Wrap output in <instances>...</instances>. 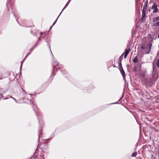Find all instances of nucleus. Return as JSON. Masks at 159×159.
I'll list each match as a JSON object with an SVG mask.
<instances>
[{
	"instance_id": "obj_3",
	"label": "nucleus",
	"mask_w": 159,
	"mask_h": 159,
	"mask_svg": "<svg viewBox=\"0 0 159 159\" xmlns=\"http://www.w3.org/2000/svg\"><path fill=\"white\" fill-rule=\"evenodd\" d=\"M124 54V53H123L122 55L119 58V66H118L122 68V64H121V61L123 59V55Z\"/></svg>"
},
{
	"instance_id": "obj_12",
	"label": "nucleus",
	"mask_w": 159,
	"mask_h": 159,
	"mask_svg": "<svg viewBox=\"0 0 159 159\" xmlns=\"http://www.w3.org/2000/svg\"><path fill=\"white\" fill-rule=\"evenodd\" d=\"M138 61V60L137 58V57L136 56L134 57V58L133 59V62L134 63H137Z\"/></svg>"
},
{
	"instance_id": "obj_4",
	"label": "nucleus",
	"mask_w": 159,
	"mask_h": 159,
	"mask_svg": "<svg viewBox=\"0 0 159 159\" xmlns=\"http://www.w3.org/2000/svg\"><path fill=\"white\" fill-rule=\"evenodd\" d=\"M120 71L123 76L124 80L125 81V75L122 67L121 68V69H120Z\"/></svg>"
},
{
	"instance_id": "obj_15",
	"label": "nucleus",
	"mask_w": 159,
	"mask_h": 159,
	"mask_svg": "<svg viewBox=\"0 0 159 159\" xmlns=\"http://www.w3.org/2000/svg\"><path fill=\"white\" fill-rule=\"evenodd\" d=\"M69 3H70V2H68V1L67 2V3H66V5H65V6L64 7L63 9L62 10V11H61L62 12L63 11V10L65 9V8L68 6V5H69Z\"/></svg>"
},
{
	"instance_id": "obj_17",
	"label": "nucleus",
	"mask_w": 159,
	"mask_h": 159,
	"mask_svg": "<svg viewBox=\"0 0 159 159\" xmlns=\"http://www.w3.org/2000/svg\"><path fill=\"white\" fill-rule=\"evenodd\" d=\"M58 64V62L57 61L54 62L53 63V65L54 66H56Z\"/></svg>"
},
{
	"instance_id": "obj_25",
	"label": "nucleus",
	"mask_w": 159,
	"mask_h": 159,
	"mask_svg": "<svg viewBox=\"0 0 159 159\" xmlns=\"http://www.w3.org/2000/svg\"><path fill=\"white\" fill-rule=\"evenodd\" d=\"M141 48L143 49H144V48L143 47V46H142L141 47Z\"/></svg>"
},
{
	"instance_id": "obj_19",
	"label": "nucleus",
	"mask_w": 159,
	"mask_h": 159,
	"mask_svg": "<svg viewBox=\"0 0 159 159\" xmlns=\"http://www.w3.org/2000/svg\"><path fill=\"white\" fill-rule=\"evenodd\" d=\"M148 0H146V1H145V2L144 4V6H148Z\"/></svg>"
},
{
	"instance_id": "obj_5",
	"label": "nucleus",
	"mask_w": 159,
	"mask_h": 159,
	"mask_svg": "<svg viewBox=\"0 0 159 159\" xmlns=\"http://www.w3.org/2000/svg\"><path fill=\"white\" fill-rule=\"evenodd\" d=\"M130 48H129L128 49H126L125 50V52H124V54H125L124 57L125 58H126L129 54V52L130 51Z\"/></svg>"
},
{
	"instance_id": "obj_28",
	"label": "nucleus",
	"mask_w": 159,
	"mask_h": 159,
	"mask_svg": "<svg viewBox=\"0 0 159 159\" xmlns=\"http://www.w3.org/2000/svg\"><path fill=\"white\" fill-rule=\"evenodd\" d=\"M52 26H51V27L50 28V29H49V30H50L52 28Z\"/></svg>"
},
{
	"instance_id": "obj_18",
	"label": "nucleus",
	"mask_w": 159,
	"mask_h": 159,
	"mask_svg": "<svg viewBox=\"0 0 159 159\" xmlns=\"http://www.w3.org/2000/svg\"><path fill=\"white\" fill-rule=\"evenodd\" d=\"M62 13V12H61V13H60V15H59V16H58V17L57 18V19L56 20V21L54 22V23H53V24H52V26H53L56 23L57 20V19H58V17H59V16H60V15L61 14V13Z\"/></svg>"
},
{
	"instance_id": "obj_14",
	"label": "nucleus",
	"mask_w": 159,
	"mask_h": 159,
	"mask_svg": "<svg viewBox=\"0 0 159 159\" xmlns=\"http://www.w3.org/2000/svg\"><path fill=\"white\" fill-rule=\"evenodd\" d=\"M137 155V153L136 152H133L132 155H131V157H135Z\"/></svg>"
},
{
	"instance_id": "obj_34",
	"label": "nucleus",
	"mask_w": 159,
	"mask_h": 159,
	"mask_svg": "<svg viewBox=\"0 0 159 159\" xmlns=\"http://www.w3.org/2000/svg\"><path fill=\"white\" fill-rule=\"evenodd\" d=\"M3 99H7V98H3Z\"/></svg>"
},
{
	"instance_id": "obj_8",
	"label": "nucleus",
	"mask_w": 159,
	"mask_h": 159,
	"mask_svg": "<svg viewBox=\"0 0 159 159\" xmlns=\"http://www.w3.org/2000/svg\"><path fill=\"white\" fill-rule=\"evenodd\" d=\"M30 54V53H28V54H27L26 56H25V58H24V59H23V61H21V66H20V69H21V67L22 66V64L23 63V62H24V61L25 60V59Z\"/></svg>"
},
{
	"instance_id": "obj_32",
	"label": "nucleus",
	"mask_w": 159,
	"mask_h": 159,
	"mask_svg": "<svg viewBox=\"0 0 159 159\" xmlns=\"http://www.w3.org/2000/svg\"><path fill=\"white\" fill-rule=\"evenodd\" d=\"M49 48H50V51H51V48H50V46H49Z\"/></svg>"
},
{
	"instance_id": "obj_22",
	"label": "nucleus",
	"mask_w": 159,
	"mask_h": 159,
	"mask_svg": "<svg viewBox=\"0 0 159 159\" xmlns=\"http://www.w3.org/2000/svg\"><path fill=\"white\" fill-rule=\"evenodd\" d=\"M0 92H3V93L4 92L3 91V90L2 89L0 88Z\"/></svg>"
},
{
	"instance_id": "obj_16",
	"label": "nucleus",
	"mask_w": 159,
	"mask_h": 159,
	"mask_svg": "<svg viewBox=\"0 0 159 159\" xmlns=\"http://www.w3.org/2000/svg\"><path fill=\"white\" fill-rule=\"evenodd\" d=\"M157 66L159 68V59H157L156 62Z\"/></svg>"
},
{
	"instance_id": "obj_31",
	"label": "nucleus",
	"mask_w": 159,
	"mask_h": 159,
	"mask_svg": "<svg viewBox=\"0 0 159 159\" xmlns=\"http://www.w3.org/2000/svg\"><path fill=\"white\" fill-rule=\"evenodd\" d=\"M134 71H135V68L134 70Z\"/></svg>"
},
{
	"instance_id": "obj_30",
	"label": "nucleus",
	"mask_w": 159,
	"mask_h": 159,
	"mask_svg": "<svg viewBox=\"0 0 159 159\" xmlns=\"http://www.w3.org/2000/svg\"><path fill=\"white\" fill-rule=\"evenodd\" d=\"M40 136L39 134V138Z\"/></svg>"
},
{
	"instance_id": "obj_20",
	"label": "nucleus",
	"mask_w": 159,
	"mask_h": 159,
	"mask_svg": "<svg viewBox=\"0 0 159 159\" xmlns=\"http://www.w3.org/2000/svg\"><path fill=\"white\" fill-rule=\"evenodd\" d=\"M38 42H37L36 43L35 45V46H34V47H33V48H31L30 49V53H31V52L33 50V49L34 48H35V47L36 46V44H37Z\"/></svg>"
},
{
	"instance_id": "obj_33",
	"label": "nucleus",
	"mask_w": 159,
	"mask_h": 159,
	"mask_svg": "<svg viewBox=\"0 0 159 159\" xmlns=\"http://www.w3.org/2000/svg\"><path fill=\"white\" fill-rule=\"evenodd\" d=\"M71 1V0H69L68 2H70V1Z\"/></svg>"
},
{
	"instance_id": "obj_2",
	"label": "nucleus",
	"mask_w": 159,
	"mask_h": 159,
	"mask_svg": "<svg viewBox=\"0 0 159 159\" xmlns=\"http://www.w3.org/2000/svg\"><path fill=\"white\" fill-rule=\"evenodd\" d=\"M151 9L153 10V12L154 13L158 12V9L157 8V6L155 3L152 5Z\"/></svg>"
},
{
	"instance_id": "obj_1",
	"label": "nucleus",
	"mask_w": 159,
	"mask_h": 159,
	"mask_svg": "<svg viewBox=\"0 0 159 159\" xmlns=\"http://www.w3.org/2000/svg\"><path fill=\"white\" fill-rule=\"evenodd\" d=\"M148 6H143V10H142V16L141 18V20L143 21L145 20L146 16L145 12L147 11Z\"/></svg>"
},
{
	"instance_id": "obj_11",
	"label": "nucleus",
	"mask_w": 159,
	"mask_h": 159,
	"mask_svg": "<svg viewBox=\"0 0 159 159\" xmlns=\"http://www.w3.org/2000/svg\"><path fill=\"white\" fill-rule=\"evenodd\" d=\"M152 46V44H149V48H148V52H146V54H148L151 51V50Z\"/></svg>"
},
{
	"instance_id": "obj_21",
	"label": "nucleus",
	"mask_w": 159,
	"mask_h": 159,
	"mask_svg": "<svg viewBox=\"0 0 159 159\" xmlns=\"http://www.w3.org/2000/svg\"><path fill=\"white\" fill-rule=\"evenodd\" d=\"M140 75L143 77H145V72H142L140 73Z\"/></svg>"
},
{
	"instance_id": "obj_13",
	"label": "nucleus",
	"mask_w": 159,
	"mask_h": 159,
	"mask_svg": "<svg viewBox=\"0 0 159 159\" xmlns=\"http://www.w3.org/2000/svg\"><path fill=\"white\" fill-rule=\"evenodd\" d=\"M153 25L155 26H159V21L154 23Z\"/></svg>"
},
{
	"instance_id": "obj_27",
	"label": "nucleus",
	"mask_w": 159,
	"mask_h": 159,
	"mask_svg": "<svg viewBox=\"0 0 159 159\" xmlns=\"http://www.w3.org/2000/svg\"><path fill=\"white\" fill-rule=\"evenodd\" d=\"M40 38H39L38 39V41H40Z\"/></svg>"
},
{
	"instance_id": "obj_35",
	"label": "nucleus",
	"mask_w": 159,
	"mask_h": 159,
	"mask_svg": "<svg viewBox=\"0 0 159 159\" xmlns=\"http://www.w3.org/2000/svg\"><path fill=\"white\" fill-rule=\"evenodd\" d=\"M1 97H0V99H1Z\"/></svg>"
},
{
	"instance_id": "obj_23",
	"label": "nucleus",
	"mask_w": 159,
	"mask_h": 159,
	"mask_svg": "<svg viewBox=\"0 0 159 159\" xmlns=\"http://www.w3.org/2000/svg\"><path fill=\"white\" fill-rule=\"evenodd\" d=\"M0 96H1L2 98H3V96L2 94H0Z\"/></svg>"
},
{
	"instance_id": "obj_37",
	"label": "nucleus",
	"mask_w": 159,
	"mask_h": 159,
	"mask_svg": "<svg viewBox=\"0 0 159 159\" xmlns=\"http://www.w3.org/2000/svg\"><path fill=\"white\" fill-rule=\"evenodd\" d=\"M158 55H159V53Z\"/></svg>"
},
{
	"instance_id": "obj_36",
	"label": "nucleus",
	"mask_w": 159,
	"mask_h": 159,
	"mask_svg": "<svg viewBox=\"0 0 159 159\" xmlns=\"http://www.w3.org/2000/svg\"><path fill=\"white\" fill-rule=\"evenodd\" d=\"M158 37H159V35H158Z\"/></svg>"
},
{
	"instance_id": "obj_10",
	"label": "nucleus",
	"mask_w": 159,
	"mask_h": 159,
	"mask_svg": "<svg viewBox=\"0 0 159 159\" xmlns=\"http://www.w3.org/2000/svg\"><path fill=\"white\" fill-rule=\"evenodd\" d=\"M158 20H159V16L154 18L152 20V22H155Z\"/></svg>"
},
{
	"instance_id": "obj_7",
	"label": "nucleus",
	"mask_w": 159,
	"mask_h": 159,
	"mask_svg": "<svg viewBox=\"0 0 159 159\" xmlns=\"http://www.w3.org/2000/svg\"><path fill=\"white\" fill-rule=\"evenodd\" d=\"M30 54V53H28V54H27L26 56H25V58H24V59H23V61H21V66H20V69H21V67L22 66V64L23 63V62H24V61L25 60V59Z\"/></svg>"
},
{
	"instance_id": "obj_29",
	"label": "nucleus",
	"mask_w": 159,
	"mask_h": 159,
	"mask_svg": "<svg viewBox=\"0 0 159 159\" xmlns=\"http://www.w3.org/2000/svg\"><path fill=\"white\" fill-rule=\"evenodd\" d=\"M43 34V33L42 32H41V33H40V34Z\"/></svg>"
},
{
	"instance_id": "obj_6",
	"label": "nucleus",
	"mask_w": 159,
	"mask_h": 159,
	"mask_svg": "<svg viewBox=\"0 0 159 159\" xmlns=\"http://www.w3.org/2000/svg\"><path fill=\"white\" fill-rule=\"evenodd\" d=\"M30 54V53H28V54H27L26 56H25V58H24V59H23V61H21V66H20V69H21V67L22 66V64L23 63V62H24V61L25 60V59Z\"/></svg>"
},
{
	"instance_id": "obj_26",
	"label": "nucleus",
	"mask_w": 159,
	"mask_h": 159,
	"mask_svg": "<svg viewBox=\"0 0 159 159\" xmlns=\"http://www.w3.org/2000/svg\"><path fill=\"white\" fill-rule=\"evenodd\" d=\"M34 105H33V108L34 110H35V108H34Z\"/></svg>"
},
{
	"instance_id": "obj_24",
	"label": "nucleus",
	"mask_w": 159,
	"mask_h": 159,
	"mask_svg": "<svg viewBox=\"0 0 159 159\" xmlns=\"http://www.w3.org/2000/svg\"><path fill=\"white\" fill-rule=\"evenodd\" d=\"M11 97V98H13V99H14V100L15 101H16V99L15 98H13L12 97Z\"/></svg>"
},
{
	"instance_id": "obj_9",
	"label": "nucleus",
	"mask_w": 159,
	"mask_h": 159,
	"mask_svg": "<svg viewBox=\"0 0 159 159\" xmlns=\"http://www.w3.org/2000/svg\"><path fill=\"white\" fill-rule=\"evenodd\" d=\"M30 54V53H28V54H27L26 56H25V58H24V59H23V61H21V66H20V69H21V67L22 66V64L23 63V62H24V61L25 60V59Z\"/></svg>"
}]
</instances>
